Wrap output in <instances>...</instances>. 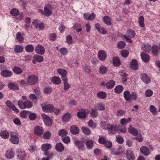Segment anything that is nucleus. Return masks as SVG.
Returning a JSON list of instances; mask_svg holds the SVG:
<instances>
[{
    "label": "nucleus",
    "instance_id": "nucleus-1",
    "mask_svg": "<svg viewBox=\"0 0 160 160\" xmlns=\"http://www.w3.org/2000/svg\"><path fill=\"white\" fill-rule=\"evenodd\" d=\"M100 125L101 128L103 129H107L109 131H111L112 133L115 132L118 129L115 126L112 125H110L109 123H107L105 122H101Z\"/></svg>",
    "mask_w": 160,
    "mask_h": 160
},
{
    "label": "nucleus",
    "instance_id": "nucleus-2",
    "mask_svg": "<svg viewBox=\"0 0 160 160\" xmlns=\"http://www.w3.org/2000/svg\"><path fill=\"white\" fill-rule=\"evenodd\" d=\"M9 140L12 143L18 144L19 141L18 134L15 132H11L10 133Z\"/></svg>",
    "mask_w": 160,
    "mask_h": 160
},
{
    "label": "nucleus",
    "instance_id": "nucleus-3",
    "mask_svg": "<svg viewBox=\"0 0 160 160\" xmlns=\"http://www.w3.org/2000/svg\"><path fill=\"white\" fill-rule=\"evenodd\" d=\"M43 111L45 112H53L54 106L51 104H42L41 105Z\"/></svg>",
    "mask_w": 160,
    "mask_h": 160
},
{
    "label": "nucleus",
    "instance_id": "nucleus-4",
    "mask_svg": "<svg viewBox=\"0 0 160 160\" xmlns=\"http://www.w3.org/2000/svg\"><path fill=\"white\" fill-rule=\"evenodd\" d=\"M135 34L136 33L133 30H129L127 31L126 35H124L123 36L128 42H131L132 40L130 38L135 36Z\"/></svg>",
    "mask_w": 160,
    "mask_h": 160
},
{
    "label": "nucleus",
    "instance_id": "nucleus-5",
    "mask_svg": "<svg viewBox=\"0 0 160 160\" xmlns=\"http://www.w3.org/2000/svg\"><path fill=\"white\" fill-rule=\"evenodd\" d=\"M41 116L45 125L47 126H50L52 124V120L46 114L43 113Z\"/></svg>",
    "mask_w": 160,
    "mask_h": 160
},
{
    "label": "nucleus",
    "instance_id": "nucleus-6",
    "mask_svg": "<svg viewBox=\"0 0 160 160\" xmlns=\"http://www.w3.org/2000/svg\"><path fill=\"white\" fill-rule=\"evenodd\" d=\"M52 7L51 5L48 3L45 4L44 8L43 15L47 17L50 16L52 13Z\"/></svg>",
    "mask_w": 160,
    "mask_h": 160
},
{
    "label": "nucleus",
    "instance_id": "nucleus-7",
    "mask_svg": "<svg viewBox=\"0 0 160 160\" xmlns=\"http://www.w3.org/2000/svg\"><path fill=\"white\" fill-rule=\"evenodd\" d=\"M18 158L20 160H24L26 157V154L22 149H18L16 151Z\"/></svg>",
    "mask_w": 160,
    "mask_h": 160
},
{
    "label": "nucleus",
    "instance_id": "nucleus-8",
    "mask_svg": "<svg viewBox=\"0 0 160 160\" xmlns=\"http://www.w3.org/2000/svg\"><path fill=\"white\" fill-rule=\"evenodd\" d=\"M58 72L61 76L62 80L63 81L67 80V72L64 69L59 68L57 69Z\"/></svg>",
    "mask_w": 160,
    "mask_h": 160
},
{
    "label": "nucleus",
    "instance_id": "nucleus-9",
    "mask_svg": "<svg viewBox=\"0 0 160 160\" xmlns=\"http://www.w3.org/2000/svg\"><path fill=\"white\" fill-rule=\"evenodd\" d=\"M38 81L37 77L35 75H32L30 76L27 79L28 83L30 85H33L37 83Z\"/></svg>",
    "mask_w": 160,
    "mask_h": 160
},
{
    "label": "nucleus",
    "instance_id": "nucleus-10",
    "mask_svg": "<svg viewBox=\"0 0 160 160\" xmlns=\"http://www.w3.org/2000/svg\"><path fill=\"white\" fill-rule=\"evenodd\" d=\"M33 131L36 135L40 136L43 133L44 130L42 127L37 126L34 128Z\"/></svg>",
    "mask_w": 160,
    "mask_h": 160
},
{
    "label": "nucleus",
    "instance_id": "nucleus-11",
    "mask_svg": "<svg viewBox=\"0 0 160 160\" xmlns=\"http://www.w3.org/2000/svg\"><path fill=\"white\" fill-rule=\"evenodd\" d=\"M98 57L100 61H103L106 59L107 55L104 51L101 50L98 52Z\"/></svg>",
    "mask_w": 160,
    "mask_h": 160
},
{
    "label": "nucleus",
    "instance_id": "nucleus-12",
    "mask_svg": "<svg viewBox=\"0 0 160 160\" xmlns=\"http://www.w3.org/2000/svg\"><path fill=\"white\" fill-rule=\"evenodd\" d=\"M140 78L142 81L148 84L150 82V79L145 73H142L140 75Z\"/></svg>",
    "mask_w": 160,
    "mask_h": 160
},
{
    "label": "nucleus",
    "instance_id": "nucleus-13",
    "mask_svg": "<svg viewBox=\"0 0 160 160\" xmlns=\"http://www.w3.org/2000/svg\"><path fill=\"white\" fill-rule=\"evenodd\" d=\"M2 76L4 78L10 77L12 74V72L8 70H2L0 73Z\"/></svg>",
    "mask_w": 160,
    "mask_h": 160
},
{
    "label": "nucleus",
    "instance_id": "nucleus-14",
    "mask_svg": "<svg viewBox=\"0 0 160 160\" xmlns=\"http://www.w3.org/2000/svg\"><path fill=\"white\" fill-rule=\"evenodd\" d=\"M141 153L145 156H148L150 153L149 149L146 146H142L140 148Z\"/></svg>",
    "mask_w": 160,
    "mask_h": 160
},
{
    "label": "nucleus",
    "instance_id": "nucleus-15",
    "mask_svg": "<svg viewBox=\"0 0 160 160\" xmlns=\"http://www.w3.org/2000/svg\"><path fill=\"white\" fill-rule=\"evenodd\" d=\"M35 51L38 54L42 55L45 52L44 48L42 45H38L36 48Z\"/></svg>",
    "mask_w": 160,
    "mask_h": 160
},
{
    "label": "nucleus",
    "instance_id": "nucleus-16",
    "mask_svg": "<svg viewBox=\"0 0 160 160\" xmlns=\"http://www.w3.org/2000/svg\"><path fill=\"white\" fill-rule=\"evenodd\" d=\"M6 104L7 106L9 108L12 109L13 111L16 112L18 113L19 112L17 108L14 105H13L11 102L9 100H8L6 102Z\"/></svg>",
    "mask_w": 160,
    "mask_h": 160
},
{
    "label": "nucleus",
    "instance_id": "nucleus-17",
    "mask_svg": "<svg viewBox=\"0 0 160 160\" xmlns=\"http://www.w3.org/2000/svg\"><path fill=\"white\" fill-rule=\"evenodd\" d=\"M95 17V15L93 13L91 14H89L88 13H85L83 14L84 18L87 20L93 21Z\"/></svg>",
    "mask_w": 160,
    "mask_h": 160
},
{
    "label": "nucleus",
    "instance_id": "nucleus-18",
    "mask_svg": "<svg viewBox=\"0 0 160 160\" xmlns=\"http://www.w3.org/2000/svg\"><path fill=\"white\" fill-rule=\"evenodd\" d=\"M126 157L128 160H133L135 157L132 151L127 150L126 152Z\"/></svg>",
    "mask_w": 160,
    "mask_h": 160
},
{
    "label": "nucleus",
    "instance_id": "nucleus-19",
    "mask_svg": "<svg viewBox=\"0 0 160 160\" xmlns=\"http://www.w3.org/2000/svg\"><path fill=\"white\" fill-rule=\"evenodd\" d=\"M74 143L80 151L84 150V147L82 142L77 140Z\"/></svg>",
    "mask_w": 160,
    "mask_h": 160
},
{
    "label": "nucleus",
    "instance_id": "nucleus-20",
    "mask_svg": "<svg viewBox=\"0 0 160 160\" xmlns=\"http://www.w3.org/2000/svg\"><path fill=\"white\" fill-rule=\"evenodd\" d=\"M14 152L12 150H8L6 152L5 156L8 159H10L14 157Z\"/></svg>",
    "mask_w": 160,
    "mask_h": 160
},
{
    "label": "nucleus",
    "instance_id": "nucleus-21",
    "mask_svg": "<svg viewBox=\"0 0 160 160\" xmlns=\"http://www.w3.org/2000/svg\"><path fill=\"white\" fill-rule=\"evenodd\" d=\"M130 67L133 70H137L138 68V65L137 61L133 59L131 62L130 65Z\"/></svg>",
    "mask_w": 160,
    "mask_h": 160
},
{
    "label": "nucleus",
    "instance_id": "nucleus-22",
    "mask_svg": "<svg viewBox=\"0 0 160 160\" xmlns=\"http://www.w3.org/2000/svg\"><path fill=\"white\" fill-rule=\"evenodd\" d=\"M128 132L132 134V135L134 136H136L138 135V131L132 126H130L128 129Z\"/></svg>",
    "mask_w": 160,
    "mask_h": 160
},
{
    "label": "nucleus",
    "instance_id": "nucleus-23",
    "mask_svg": "<svg viewBox=\"0 0 160 160\" xmlns=\"http://www.w3.org/2000/svg\"><path fill=\"white\" fill-rule=\"evenodd\" d=\"M152 52L153 55L156 56L157 55L159 52V47L156 45H153L152 46Z\"/></svg>",
    "mask_w": 160,
    "mask_h": 160
},
{
    "label": "nucleus",
    "instance_id": "nucleus-24",
    "mask_svg": "<svg viewBox=\"0 0 160 160\" xmlns=\"http://www.w3.org/2000/svg\"><path fill=\"white\" fill-rule=\"evenodd\" d=\"M132 118H129L127 119L125 118H122L120 120V123L123 126H125L129 123L131 121Z\"/></svg>",
    "mask_w": 160,
    "mask_h": 160
},
{
    "label": "nucleus",
    "instance_id": "nucleus-25",
    "mask_svg": "<svg viewBox=\"0 0 160 160\" xmlns=\"http://www.w3.org/2000/svg\"><path fill=\"white\" fill-rule=\"evenodd\" d=\"M141 56L142 60L145 62H148L149 60L148 55L146 53L143 52L141 54Z\"/></svg>",
    "mask_w": 160,
    "mask_h": 160
},
{
    "label": "nucleus",
    "instance_id": "nucleus-26",
    "mask_svg": "<svg viewBox=\"0 0 160 160\" xmlns=\"http://www.w3.org/2000/svg\"><path fill=\"white\" fill-rule=\"evenodd\" d=\"M55 147L56 150L60 152H62L64 149V147L63 145L61 142L57 143Z\"/></svg>",
    "mask_w": 160,
    "mask_h": 160
},
{
    "label": "nucleus",
    "instance_id": "nucleus-27",
    "mask_svg": "<svg viewBox=\"0 0 160 160\" xmlns=\"http://www.w3.org/2000/svg\"><path fill=\"white\" fill-rule=\"evenodd\" d=\"M86 113L87 112L85 110H82L77 113V116L78 117L80 118H85L86 116Z\"/></svg>",
    "mask_w": 160,
    "mask_h": 160
},
{
    "label": "nucleus",
    "instance_id": "nucleus-28",
    "mask_svg": "<svg viewBox=\"0 0 160 160\" xmlns=\"http://www.w3.org/2000/svg\"><path fill=\"white\" fill-rule=\"evenodd\" d=\"M103 20L104 23L108 25H111L112 19L110 17L108 16H104L103 18Z\"/></svg>",
    "mask_w": 160,
    "mask_h": 160
},
{
    "label": "nucleus",
    "instance_id": "nucleus-29",
    "mask_svg": "<svg viewBox=\"0 0 160 160\" xmlns=\"http://www.w3.org/2000/svg\"><path fill=\"white\" fill-rule=\"evenodd\" d=\"M70 130L73 134H77L79 132V129L75 125L71 126L70 128Z\"/></svg>",
    "mask_w": 160,
    "mask_h": 160
},
{
    "label": "nucleus",
    "instance_id": "nucleus-30",
    "mask_svg": "<svg viewBox=\"0 0 160 160\" xmlns=\"http://www.w3.org/2000/svg\"><path fill=\"white\" fill-rule=\"evenodd\" d=\"M51 147V146L50 144L48 143H44L42 145L41 149L43 151H46L50 149Z\"/></svg>",
    "mask_w": 160,
    "mask_h": 160
},
{
    "label": "nucleus",
    "instance_id": "nucleus-31",
    "mask_svg": "<svg viewBox=\"0 0 160 160\" xmlns=\"http://www.w3.org/2000/svg\"><path fill=\"white\" fill-rule=\"evenodd\" d=\"M123 96L124 99L127 101L129 102L131 94L128 91H125L123 93Z\"/></svg>",
    "mask_w": 160,
    "mask_h": 160
},
{
    "label": "nucleus",
    "instance_id": "nucleus-32",
    "mask_svg": "<svg viewBox=\"0 0 160 160\" xmlns=\"http://www.w3.org/2000/svg\"><path fill=\"white\" fill-rule=\"evenodd\" d=\"M51 81L56 84H59L61 83L60 78L57 77H54L51 79Z\"/></svg>",
    "mask_w": 160,
    "mask_h": 160
},
{
    "label": "nucleus",
    "instance_id": "nucleus-33",
    "mask_svg": "<svg viewBox=\"0 0 160 160\" xmlns=\"http://www.w3.org/2000/svg\"><path fill=\"white\" fill-rule=\"evenodd\" d=\"M151 48V47L150 45L148 44H144V45H142V49L146 52H149Z\"/></svg>",
    "mask_w": 160,
    "mask_h": 160
},
{
    "label": "nucleus",
    "instance_id": "nucleus-34",
    "mask_svg": "<svg viewBox=\"0 0 160 160\" xmlns=\"http://www.w3.org/2000/svg\"><path fill=\"white\" fill-rule=\"evenodd\" d=\"M115 85V82L111 80L107 82L106 84L107 88L109 89L112 88Z\"/></svg>",
    "mask_w": 160,
    "mask_h": 160
},
{
    "label": "nucleus",
    "instance_id": "nucleus-35",
    "mask_svg": "<svg viewBox=\"0 0 160 160\" xmlns=\"http://www.w3.org/2000/svg\"><path fill=\"white\" fill-rule=\"evenodd\" d=\"M97 96L99 98L103 99L106 98L107 94L105 92L101 91L97 93Z\"/></svg>",
    "mask_w": 160,
    "mask_h": 160
},
{
    "label": "nucleus",
    "instance_id": "nucleus-36",
    "mask_svg": "<svg viewBox=\"0 0 160 160\" xmlns=\"http://www.w3.org/2000/svg\"><path fill=\"white\" fill-rule=\"evenodd\" d=\"M71 117V114L68 113L67 112L65 113L62 116V120L65 122L68 121L70 118Z\"/></svg>",
    "mask_w": 160,
    "mask_h": 160
},
{
    "label": "nucleus",
    "instance_id": "nucleus-37",
    "mask_svg": "<svg viewBox=\"0 0 160 160\" xmlns=\"http://www.w3.org/2000/svg\"><path fill=\"white\" fill-rule=\"evenodd\" d=\"M108 71L107 67L105 66H102L99 68L98 71L100 73L105 74Z\"/></svg>",
    "mask_w": 160,
    "mask_h": 160
},
{
    "label": "nucleus",
    "instance_id": "nucleus-38",
    "mask_svg": "<svg viewBox=\"0 0 160 160\" xmlns=\"http://www.w3.org/2000/svg\"><path fill=\"white\" fill-rule=\"evenodd\" d=\"M85 141L86 142V145L88 148L90 149L92 148L93 147V142L92 140H85Z\"/></svg>",
    "mask_w": 160,
    "mask_h": 160
},
{
    "label": "nucleus",
    "instance_id": "nucleus-39",
    "mask_svg": "<svg viewBox=\"0 0 160 160\" xmlns=\"http://www.w3.org/2000/svg\"><path fill=\"white\" fill-rule=\"evenodd\" d=\"M138 98V95L137 93L135 92H132L131 94L130 101L129 102H132L137 100Z\"/></svg>",
    "mask_w": 160,
    "mask_h": 160
},
{
    "label": "nucleus",
    "instance_id": "nucleus-40",
    "mask_svg": "<svg viewBox=\"0 0 160 160\" xmlns=\"http://www.w3.org/2000/svg\"><path fill=\"white\" fill-rule=\"evenodd\" d=\"M33 59L36 61L37 62H42L44 60L43 57L41 56L35 55L33 57Z\"/></svg>",
    "mask_w": 160,
    "mask_h": 160
},
{
    "label": "nucleus",
    "instance_id": "nucleus-41",
    "mask_svg": "<svg viewBox=\"0 0 160 160\" xmlns=\"http://www.w3.org/2000/svg\"><path fill=\"white\" fill-rule=\"evenodd\" d=\"M16 38L20 42H23V36L21 33L20 32H18L16 35Z\"/></svg>",
    "mask_w": 160,
    "mask_h": 160
},
{
    "label": "nucleus",
    "instance_id": "nucleus-42",
    "mask_svg": "<svg viewBox=\"0 0 160 160\" xmlns=\"http://www.w3.org/2000/svg\"><path fill=\"white\" fill-rule=\"evenodd\" d=\"M0 135L2 138L7 139L9 137V134L7 131H3L1 132Z\"/></svg>",
    "mask_w": 160,
    "mask_h": 160
},
{
    "label": "nucleus",
    "instance_id": "nucleus-43",
    "mask_svg": "<svg viewBox=\"0 0 160 160\" xmlns=\"http://www.w3.org/2000/svg\"><path fill=\"white\" fill-rule=\"evenodd\" d=\"M123 87L121 85L117 86L114 88V91L117 93H121L123 90Z\"/></svg>",
    "mask_w": 160,
    "mask_h": 160
},
{
    "label": "nucleus",
    "instance_id": "nucleus-44",
    "mask_svg": "<svg viewBox=\"0 0 160 160\" xmlns=\"http://www.w3.org/2000/svg\"><path fill=\"white\" fill-rule=\"evenodd\" d=\"M25 49L27 52H30L33 51L34 48L32 45L29 44L26 46Z\"/></svg>",
    "mask_w": 160,
    "mask_h": 160
},
{
    "label": "nucleus",
    "instance_id": "nucleus-45",
    "mask_svg": "<svg viewBox=\"0 0 160 160\" xmlns=\"http://www.w3.org/2000/svg\"><path fill=\"white\" fill-rule=\"evenodd\" d=\"M23 49V47L20 45H16L14 48V51L16 53L21 52Z\"/></svg>",
    "mask_w": 160,
    "mask_h": 160
},
{
    "label": "nucleus",
    "instance_id": "nucleus-46",
    "mask_svg": "<svg viewBox=\"0 0 160 160\" xmlns=\"http://www.w3.org/2000/svg\"><path fill=\"white\" fill-rule=\"evenodd\" d=\"M95 107L96 109L99 110H104L105 109L104 104L102 103H99L96 104Z\"/></svg>",
    "mask_w": 160,
    "mask_h": 160
},
{
    "label": "nucleus",
    "instance_id": "nucleus-47",
    "mask_svg": "<svg viewBox=\"0 0 160 160\" xmlns=\"http://www.w3.org/2000/svg\"><path fill=\"white\" fill-rule=\"evenodd\" d=\"M82 130L83 133L87 135H89L91 133V131L88 128L82 127Z\"/></svg>",
    "mask_w": 160,
    "mask_h": 160
},
{
    "label": "nucleus",
    "instance_id": "nucleus-48",
    "mask_svg": "<svg viewBox=\"0 0 160 160\" xmlns=\"http://www.w3.org/2000/svg\"><path fill=\"white\" fill-rule=\"evenodd\" d=\"M125 45L126 44L124 41H121L118 42L117 44V47L119 49H122L125 47Z\"/></svg>",
    "mask_w": 160,
    "mask_h": 160
},
{
    "label": "nucleus",
    "instance_id": "nucleus-49",
    "mask_svg": "<svg viewBox=\"0 0 160 160\" xmlns=\"http://www.w3.org/2000/svg\"><path fill=\"white\" fill-rule=\"evenodd\" d=\"M88 124V126L92 128H95L97 126V124L94 122L91 119L89 120Z\"/></svg>",
    "mask_w": 160,
    "mask_h": 160
},
{
    "label": "nucleus",
    "instance_id": "nucleus-50",
    "mask_svg": "<svg viewBox=\"0 0 160 160\" xmlns=\"http://www.w3.org/2000/svg\"><path fill=\"white\" fill-rule=\"evenodd\" d=\"M113 62L114 65L115 66H118L120 65V62L119 59L116 57H114L113 58Z\"/></svg>",
    "mask_w": 160,
    "mask_h": 160
},
{
    "label": "nucleus",
    "instance_id": "nucleus-51",
    "mask_svg": "<svg viewBox=\"0 0 160 160\" xmlns=\"http://www.w3.org/2000/svg\"><path fill=\"white\" fill-rule=\"evenodd\" d=\"M18 105L19 108L22 109L26 108L25 105V101L23 102L21 100H19L18 102Z\"/></svg>",
    "mask_w": 160,
    "mask_h": 160
},
{
    "label": "nucleus",
    "instance_id": "nucleus-52",
    "mask_svg": "<svg viewBox=\"0 0 160 160\" xmlns=\"http://www.w3.org/2000/svg\"><path fill=\"white\" fill-rule=\"evenodd\" d=\"M10 13L12 16H16L18 15L19 11L17 9L13 8L10 11Z\"/></svg>",
    "mask_w": 160,
    "mask_h": 160
},
{
    "label": "nucleus",
    "instance_id": "nucleus-53",
    "mask_svg": "<svg viewBox=\"0 0 160 160\" xmlns=\"http://www.w3.org/2000/svg\"><path fill=\"white\" fill-rule=\"evenodd\" d=\"M8 86L9 88L12 89L18 90L19 89L18 86L11 82L8 83Z\"/></svg>",
    "mask_w": 160,
    "mask_h": 160
},
{
    "label": "nucleus",
    "instance_id": "nucleus-54",
    "mask_svg": "<svg viewBox=\"0 0 160 160\" xmlns=\"http://www.w3.org/2000/svg\"><path fill=\"white\" fill-rule=\"evenodd\" d=\"M139 25L141 27L144 26V17L143 16H140L139 18Z\"/></svg>",
    "mask_w": 160,
    "mask_h": 160
},
{
    "label": "nucleus",
    "instance_id": "nucleus-55",
    "mask_svg": "<svg viewBox=\"0 0 160 160\" xmlns=\"http://www.w3.org/2000/svg\"><path fill=\"white\" fill-rule=\"evenodd\" d=\"M150 112L153 115H155L157 113V112L156 108L154 105H152L149 108Z\"/></svg>",
    "mask_w": 160,
    "mask_h": 160
},
{
    "label": "nucleus",
    "instance_id": "nucleus-56",
    "mask_svg": "<svg viewBox=\"0 0 160 160\" xmlns=\"http://www.w3.org/2000/svg\"><path fill=\"white\" fill-rule=\"evenodd\" d=\"M13 70L14 72L17 74H20L22 72V70L21 68L17 66L14 67Z\"/></svg>",
    "mask_w": 160,
    "mask_h": 160
},
{
    "label": "nucleus",
    "instance_id": "nucleus-57",
    "mask_svg": "<svg viewBox=\"0 0 160 160\" xmlns=\"http://www.w3.org/2000/svg\"><path fill=\"white\" fill-rule=\"evenodd\" d=\"M128 50H122L120 52L121 55L124 58L127 57L128 56Z\"/></svg>",
    "mask_w": 160,
    "mask_h": 160
},
{
    "label": "nucleus",
    "instance_id": "nucleus-58",
    "mask_svg": "<svg viewBox=\"0 0 160 160\" xmlns=\"http://www.w3.org/2000/svg\"><path fill=\"white\" fill-rule=\"evenodd\" d=\"M121 76L122 82L124 83L125 82L127 81L128 78L127 75L124 72H122L121 74Z\"/></svg>",
    "mask_w": 160,
    "mask_h": 160
},
{
    "label": "nucleus",
    "instance_id": "nucleus-59",
    "mask_svg": "<svg viewBox=\"0 0 160 160\" xmlns=\"http://www.w3.org/2000/svg\"><path fill=\"white\" fill-rule=\"evenodd\" d=\"M153 93L152 91L150 89H147L145 92V94L147 97H150L152 96Z\"/></svg>",
    "mask_w": 160,
    "mask_h": 160
},
{
    "label": "nucleus",
    "instance_id": "nucleus-60",
    "mask_svg": "<svg viewBox=\"0 0 160 160\" xmlns=\"http://www.w3.org/2000/svg\"><path fill=\"white\" fill-rule=\"evenodd\" d=\"M25 105L26 108H30L32 106V102L29 100H27L25 101Z\"/></svg>",
    "mask_w": 160,
    "mask_h": 160
},
{
    "label": "nucleus",
    "instance_id": "nucleus-61",
    "mask_svg": "<svg viewBox=\"0 0 160 160\" xmlns=\"http://www.w3.org/2000/svg\"><path fill=\"white\" fill-rule=\"evenodd\" d=\"M36 114L34 113H31L29 115V118L31 120H34L37 118Z\"/></svg>",
    "mask_w": 160,
    "mask_h": 160
},
{
    "label": "nucleus",
    "instance_id": "nucleus-62",
    "mask_svg": "<svg viewBox=\"0 0 160 160\" xmlns=\"http://www.w3.org/2000/svg\"><path fill=\"white\" fill-rule=\"evenodd\" d=\"M68 134L67 131L62 129L60 130L58 132V134L61 136H63L66 135Z\"/></svg>",
    "mask_w": 160,
    "mask_h": 160
},
{
    "label": "nucleus",
    "instance_id": "nucleus-63",
    "mask_svg": "<svg viewBox=\"0 0 160 160\" xmlns=\"http://www.w3.org/2000/svg\"><path fill=\"white\" fill-rule=\"evenodd\" d=\"M60 52L61 54L63 55H66L68 54L67 50L64 48H61L60 49Z\"/></svg>",
    "mask_w": 160,
    "mask_h": 160
},
{
    "label": "nucleus",
    "instance_id": "nucleus-64",
    "mask_svg": "<svg viewBox=\"0 0 160 160\" xmlns=\"http://www.w3.org/2000/svg\"><path fill=\"white\" fill-rule=\"evenodd\" d=\"M51 136V134L50 132L48 131L45 132L43 135V138L46 139H48L50 138Z\"/></svg>",
    "mask_w": 160,
    "mask_h": 160
}]
</instances>
